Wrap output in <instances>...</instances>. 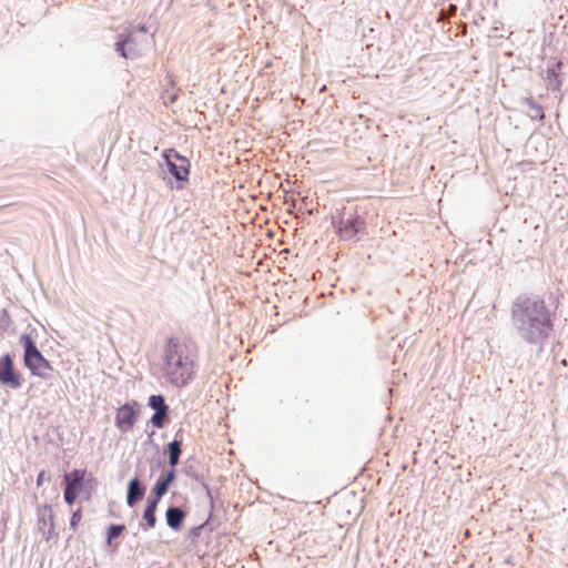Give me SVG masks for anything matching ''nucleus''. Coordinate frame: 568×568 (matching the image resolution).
I'll use <instances>...</instances> for the list:
<instances>
[{"label":"nucleus","instance_id":"obj_1","mask_svg":"<svg viewBox=\"0 0 568 568\" xmlns=\"http://www.w3.org/2000/svg\"><path fill=\"white\" fill-rule=\"evenodd\" d=\"M556 313L545 298L534 293H521L510 305V325L516 338L525 345L544 351L555 332Z\"/></svg>","mask_w":568,"mask_h":568},{"label":"nucleus","instance_id":"obj_2","mask_svg":"<svg viewBox=\"0 0 568 568\" xmlns=\"http://www.w3.org/2000/svg\"><path fill=\"white\" fill-rule=\"evenodd\" d=\"M199 348L190 338L170 336L163 347V372L165 379L174 387L190 384L195 374Z\"/></svg>","mask_w":568,"mask_h":568},{"label":"nucleus","instance_id":"obj_3","mask_svg":"<svg viewBox=\"0 0 568 568\" xmlns=\"http://www.w3.org/2000/svg\"><path fill=\"white\" fill-rule=\"evenodd\" d=\"M331 224L342 241H358L366 232V222L355 209L343 206L332 214Z\"/></svg>","mask_w":568,"mask_h":568},{"label":"nucleus","instance_id":"obj_4","mask_svg":"<svg viewBox=\"0 0 568 568\" xmlns=\"http://www.w3.org/2000/svg\"><path fill=\"white\" fill-rule=\"evenodd\" d=\"M19 343L23 348V365L30 374L44 381L50 379L53 367L38 348L34 338L30 334L23 333L19 337Z\"/></svg>","mask_w":568,"mask_h":568},{"label":"nucleus","instance_id":"obj_5","mask_svg":"<svg viewBox=\"0 0 568 568\" xmlns=\"http://www.w3.org/2000/svg\"><path fill=\"white\" fill-rule=\"evenodd\" d=\"M163 164L162 169L170 173L179 184L176 189H182L181 183L189 181L191 163L187 158L182 155L174 149H166L162 153Z\"/></svg>","mask_w":568,"mask_h":568},{"label":"nucleus","instance_id":"obj_6","mask_svg":"<svg viewBox=\"0 0 568 568\" xmlns=\"http://www.w3.org/2000/svg\"><path fill=\"white\" fill-rule=\"evenodd\" d=\"M22 374L14 366L13 355L6 353L0 356V385L10 389H19L23 384Z\"/></svg>","mask_w":568,"mask_h":568},{"label":"nucleus","instance_id":"obj_7","mask_svg":"<svg viewBox=\"0 0 568 568\" xmlns=\"http://www.w3.org/2000/svg\"><path fill=\"white\" fill-rule=\"evenodd\" d=\"M140 405L136 400L124 403L116 409L114 417L115 427L122 433L126 434L132 432L139 418Z\"/></svg>","mask_w":568,"mask_h":568},{"label":"nucleus","instance_id":"obj_8","mask_svg":"<svg viewBox=\"0 0 568 568\" xmlns=\"http://www.w3.org/2000/svg\"><path fill=\"white\" fill-rule=\"evenodd\" d=\"M115 52L123 59L134 60L141 55L135 31L126 30L119 33L114 43Z\"/></svg>","mask_w":568,"mask_h":568},{"label":"nucleus","instance_id":"obj_9","mask_svg":"<svg viewBox=\"0 0 568 568\" xmlns=\"http://www.w3.org/2000/svg\"><path fill=\"white\" fill-rule=\"evenodd\" d=\"M88 475L87 469H78L74 468L71 471L64 473L63 475V485L65 489L70 491H75L81 495L82 489L85 485V476Z\"/></svg>","mask_w":568,"mask_h":568},{"label":"nucleus","instance_id":"obj_10","mask_svg":"<svg viewBox=\"0 0 568 568\" xmlns=\"http://www.w3.org/2000/svg\"><path fill=\"white\" fill-rule=\"evenodd\" d=\"M146 493V486L139 479L138 476L131 478L126 487V505L134 507L141 501Z\"/></svg>","mask_w":568,"mask_h":568},{"label":"nucleus","instance_id":"obj_11","mask_svg":"<svg viewBox=\"0 0 568 568\" xmlns=\"http://www.w3.org/2000/svg\"><path fill=\"white\" fill-rule=\"evenodd\" d=\"M182 433H183V429L180 428L175 433L173 440H171L165 447V452L169 455V465L171 467H176L180 463V458L182 455V446H183Z\"/></svg>","mask_w":568,"mask_h":568},{"label":"nucleus","instance_id":"obj_12","mask_svg":"<svg viewBox=\"0 0 568 568\" xmlns=\"http://www.w3.org/2000/svg\"><path fill=\"white\" fill-rule=\"evenodd\" d=\"M185 517L186 511L179 506H169L165 511L166 525L173 531H180L182 529Z\"/></svg>","mask_w":568,"mask_h":568},{"label":"nucleus","instance_id":"obj_13","mask_svg":"<svg viewBox=\"0 0 568 568\" xmlns=\"http://www.w3.org/2000/svg\"><path fill=\"white\" fill-rule=\"evenodd\" d=\"M126 527L124 524H110L105 528V545L108 547H112L114 541L121 537V535L125 531Z\"/></svg>","mask_w":568,"mask_h":568},{"label":"nucleus","instance_id":"obj_14","mask_svg":"<svg viewBox=\"0 0 568 568\" xmlns=\"http://www.w3.org/2000/svg\"><path fill=\"white\" fill-rule=\"evenodd\" d=\"M170 406L162 410L154 412L149 419V424H151L154 428L161 429L170 422Z\"/></svg>","mask_w":568,"mask_h":568},{"label":"nucleus","instance_id":"obj_15","mask_svg":"<svg viewBox=\"0 0 568 568\" xmlns=\"http://www.w3.org/2000/svg\"><path fill=\"white\" fill-rule=\"evenodd\" d=\"M520 103L527 105L530 109L529 116L531 120L541 122L545 118L542 106L537 103L532 98H524Z\"/></svg>","mask_w":568,"mask_h":568},{"label":"nucleus","instance_id":"obj_16","mask_svg":"<svg viewBox=\"0 0 568 568\" xmlns=\"http://www.w3.org/2000/svg\"><path fill=\"white\" fill-rule=\"evenodd\" d=\"M560 67H561V62L558 61L555 64H552L551 67L547 68V79H548V84L551 90H558L560 87V80H559V77L557 73V70L560 69Z\"/></svg>","mask_w":568,"mask_h":568},{"label":"nucleus","instance_id":"obj_17","mask_svg":"<svg viewBox=\"0 0 568 568\" xmlns=\"http://www.w3.org/2000/svg\"><path fill=\"white\" fill-rule=\"evenodd\" d=\"M148 407L154 412H159L169 407V404L166 403L164 395L152 394L148 398Z\"/></svg>","mask_w":568,"mask_h":568},{"label":"nucleus","instance_id":"obj_18","mask_svg":"<svg viewBox=\"0 0 568 568\" xmlns=\"http://www.w3.org/2000/svg\"><path fill=\"white\" fill-rule=\"evenodd\" d=\"M142 519L145 521V524H140V526L144 531L154 528L158 521L155 511L145 508L142 514Z\"/></svg>","mask_w":568,"mask_h":568},{"label":"nucleus","instance_id":"obj_19","mask_svg":"<svg viewBox=\"0 0 568 568\" xmlns=\"http://www.w3.org/2000/svg\"><path fill=\"white\" fill-rule=\"evenodd\" d=\"M98 485V480L95 477L92 476V474H88L85 476V485L82 489V494L84 495V500H90L92 496V491L94 490L95 486Z\"/></svg>","mask_w":568,"mask_h":568},{"label":"nucleus","instance_id":"obj_20","mask_svg":"<svg viewBox=\"0 0 568 568\" xmlns=\"http://www.w3.org/2000/svg\"><path fill=\"white\" fill-rule=\"evenodd\" d=\"M44 509L49 510V520H50V528L44 534V537L47 540H50V539L57 537L55 526H54V514H53L51 505H49V504H44Z\"/></svg>","mask_w":568,"mask_h":568},{"label":"nucleus","instance_id":"obj_21","mask_svg":"<svg viewBox=\"0 0 568 568\" xmlns=\"http://www.w3.org/2000/svg\"><path fill=\"white\" fill-rule=\"evenodd\" d=\"M182 473L185 474V476H187L189 478H191L197 483L203 480V476L199 474L197 468L191 463H187L182 468Z\"/></svg>","mask_w":568,"mask_h":568},{"label":"nucleus","instance_id":"obj_22","mask_svg":"<svg viewBox=\"0 0 568 568\" xmlns=\"http://www.w3.org/2000/svg\"><path fill=\"white\" fill-rule=\"evenodd\" d=\"M170 489V485L165 484L160 478L156 479L155 484L151 488L152 491H155L156 495H160L161 497H164Z\"/></svg>","mask_w":568,"mask_h":568},{"label":"nucleus","instance_id":"obj_23","mask_svg":"<svg viewBox=\"0 0 568 568\" xmlns=\"http://www.w3.org/2000/svg\"><path fill=\"white\" fill-rule=\"evenodd\" d=\"M165 484L170 485L176 479V467H171L159 477Z\"/></svg>","mask_w":568,"mask_h":568},{"label":"nucleus","instance_id":"obj_24","mask_svg":"<svg viewBox=\"0 0 568 568\" xmlns=\"http://www.w3.org/2000/svg\"><path fill=\"white\" fill-rule=\"evenodd\" d=\"M82 519V509L81 508H78L77 510H74L71 515V518H70V528L75 531L80 521Z\"/></svg>","mask_w":568,"mask_h":568},{"label":"nucleus","instance_id":"obj_25","mask_svg":"<svg viewBox=\"0 0 568 568\" xmlns=\"http://www.w3.org/2000/svg\"><path fill=\"white\" fill-rule=\"evenodd\" d=\"M11 324L9 312L6 308L0 310V328L6 329Z\"/></svg>","mask_w":568,"mask_h":568},{"label":"nucleus","instance_id":"obj_26","mask_svg":"<svg viewBox=\"0 0 568 568\" xmlns=\"http://www.w3.org/2000/svg\"><path fill=\"white\" fill-rule=\"evenodd\" d=\"M80 497L79 494H77L75 491H70L65 488H63V498H64V501L69 505V506H72L77 499Z\"/></svg>","mask_w":568,"mask_h":568},{"label":"nucleus","instance_id":"obj_27","mask_svg":"<svg viewBox=\"0 0 568 568\" xmlns=\"http://www.w3.org/2000/svg\"><path fill=\"white\" fill-rule=\"evenodd\" d=\"M205 523L202 524V525H199V526H194L190 529L189 531V535L192 537V538H197L200 535H201V531L204 527Z\"/></svg>","mask_w":568,"mask_h":568},{"label":"nucleus","instance_id":"obj_28","mask_svg":"<svg viewBox=\"0 0 568 568\" xmlns=\"http://www.w3.org/2000/svg\"><path fill=\"white\" fill-rule=\"evenodd\" d=\"M45 479L50 480V476L47 477L45 470H41L37 476V486H41Z\"/></svg>","mask_w":568,"mask_h":568},{"label":"nucleus","instance_id":"obj_29","mask_svg":"<svg viewBox=\"0 0 568 568\" xmlns=\"http://www.w3.org/2000/svg\"><path fill=\"white\" fill-rule=\"evenodd\" d=\"M162 498L163 497H161L160 495H156L155 491L150 490V495L148 497V500L159 505V503L161 501Z\"/></svg>","mask_w":568,"mask_h":568},{"label":"nucleus","instance_id":"obj_30","mask_svg":"<svg viewBox=\"0 0 568 568\" xmlns=\"http://www.w3.org/2000/svg\"><path fill=\"white\" fill-rule=\"evenodd\" d=\"M45 509L43 508V513L41 509L38 510V524L39 526L40 525H45Z\"/></svg>","mask_w":568,"mask_h":568},{"label":"nucleus","instance_id":"obj_31","mask_svg":"<svg viewBox=\"0 0 568 568\" xmlns=\"http://www.w3.org/2000/svg\"><path fill=\"white\" fill-rule=\"evenodd\" d=\"M158 504L155 503H151L146 499V505H145V509H149V510H154L156 513V509H158Z\"/></svg>","mask_w":568,"mask_h":568},{"label":"nucleus","instance_id":"obj_32","mask_svg":"<svg viewBox=\"0 0 568 568\" xmlns=\"http://www.w3.org/2000/svg\"><path fill=\"white\" fill-rule=\"evenodd\" d=\"M206 497L209 498L210 500V507H211V511L213 510L214 508V496H213V491H210L206 494Z\"/></svg>","mask_w":568,"mask_h":568},{"label":"nucleus","instance_id":"obj_33","mask_svg":"<svg viewBox=\"0 0 568 568\" xmlns=\"http://www.w3.org/2000/svg\"><path fill=\"white\" fill-rule=\"evenodd\" d=\"M202 488L205 490V494L212 491L210 485L203 479L202 481H200Z\"/></svg>","mask_w":568,"mask_h":568},{"label":"nucleus","instance_id":"obj_34","mask_svg":"<svg viewBox=\"0 0 568 568\" xmlns=\"http://www.w3.org/2000/svg\"><path fill=\"white\" fill-rule=\"evenodd\" d=\"M154 434H155V432H154V430H152V432L149 434L148 443H149V444H152L156 449H159V445H158V444H155V443L153 442V439H152V436H153Z\"/></svg>","mask_w":568,"mask_h":568},{"label":"nucleus","instance_id":"obj_35","mask_svg":"<svg viewBox=\"0 0 568 568\" xmlns=\"http://www.w3.org/2000/svg\"><path fill=\"white\" fill-rule=\"evenodd\" d=\"M136 31H138V32H140V33L145 34V33L148 32V28H146V26H145V24H139V26L136 27Z\"/></svg>","mask_w":568,"mask_h":568},{"label":"nucleus","instance_id":"obj_36","mask_svg":"<svg viewBox=\"0 0 568 568\" xmlns=\"http://www.w3.org/2000/svg\"><path fill=\"white\" fill-rule=\"evenodd\" d=\"M164 465L163 460L159 459L155 464V468H161Z\"/></svg>","mask_w":568,"mask_h":568}]
</instances>
